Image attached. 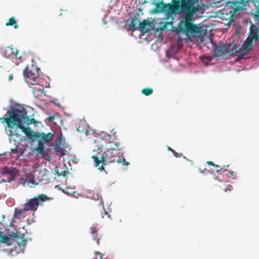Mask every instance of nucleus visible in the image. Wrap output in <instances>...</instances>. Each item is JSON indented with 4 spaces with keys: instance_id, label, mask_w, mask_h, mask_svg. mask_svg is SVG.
Masks as SVG:
<instances>
[{
    "instance_id": "obj_6",
    "label": "nucleus",
    "mask_w": 259,
    "mask_h": 259,
    "mask_svg": "<svg viewBox=\"0 0 259 259\" xmlns=\"http://www.w3.org/2000/svg\"><path fill=\"white\" fill-rule=\"evenodd\" d=\"M236 49V47L233 44L219 45L214 49L213 55L217 57H223L227 55H232L237 52Z\"/></svg>"
},
{
    "instance_id": "obj_36",
    "label": "nucleus",
    "mask_w": 259,
    "mask_h": 259,
    "mask_svg": "<svg viewBox=\"0 0 259 259\" xmlns=\"http://www.w3.org/2000/svg\"><path fill=\"white\" fill-rule=\"evenodd\" d=\"M167 149L169 150V151H170L171 152H173V151H174V149H171L170 147H167Z\"/></svg>"
},
{
    "instance_id": "obj_18",
    "label": "nucleus",
    "mask_w": 259,
    "mask_h": 259,
    "mask_svg": "<svg viewBox=\"0 0 259 259\" xmlns=\"http://www.w3.org/2000/svg\"><path fill=\"white\" fill-rule=\"evenodd\" d=\"M19 51L16 50L15 52H14L13 48L11 47H8L6 49L5 52V55L7 58H14V57H17Z\"/></svg>"
},
{
    "instance_id": "obj_12",
    "label": "nucleus",
    "mask_w": 259,
    "mask_h": 259,
    "mask_svg": "<svg viewBox=\"0 0 259 259\" xmlns=\"http://www.w3.org/2000/svg\"><path fill=\"white\" fill-rule=\"evenodd\" d=\"M20 181L22 184H27L31 187H34L37 184L34 180V176L30 173L25 174L24 178H21Z\"/></svg>"
},
{
    "instance_id": "obj_33",
    "label": "nucleus",
    "mask_w": 259,
    "mask_h": 259,
    "mask_svg": "<svg viewBox=\"0 0 259 259\" xmlns=\"http://www.w3.org/2000/svg\"><path fill=\"white\" fill-rule=\"evenodd\" d=\"M206 170V168L205 167H200L198 169V170L200 172H203L204 171Z\"/></svg>"
},
{
    "instance_id": "obj_37",
    "label": "nucleus",
    "mask_w": 259,
    "mask_h": 259,
    "mask_svg": "<svg viewBox=\"0 0 259 259\" xmlns=\"http://www.w3.org/2000/svg\"><path fill=\"white\" fill-rule=\"evenodd\" d=\"M108 137H109V139H111V136H110V135H108Z\"/></svg>"
},
{
    "instance_id": "obj_7",
    "label": "nucleus",
    "mask_w": 259,
    "mask_h": 259,
    "mask_svg": "<svg viewBox=\"0 0 259 259\" xmlns=\"http://www.w3.org/2000/svg\"><path fill=\"white\" fill-rule=\"evenodd\" d=\"M49 197L45 194H42L37 197H35L27 200L24 206L28 211H35L37 209L38 206L41 205L43 202L48 200Z\"/></svg>"
},
{
    "instance_id": "obj_27",
    "label": "nucleus",
    "mask_w": 259,
    "mask_h": 259,
    "mask_svg": "<svg viewBox=\"0 0 259 259\" xmlns=\"http://www.w3.org/2000/svg\"><path fill=\"white\" fill-rule=\"evenodd\" d=\"M224 187H226V188L224 189V191L226 192H227L228 191H231L233 189L232 186L229 184H225Z\"/></svg>"
},
{
    "instance_id": "obj_23",
    "label": "nucleus",
    "mask_w": 259,
    "mask_h": 259,
    "mask_svg": "<svg viewBox=\"0 0 259 259\" xmlns=\"http://www.w3.org/2000/svg\"><path fill=\"white\" fill-rule=\"evenodd\" d=\"M6 25L7 26H13L15 29L18 27V26L17 24L16 20L14 17L10 18L9 20V21L6 23Z\"/></svg>"
},
{
    "instance_id": "obj_21",
    "label": "nucleus",
    "mask_w": 259,
    "mask_h": 259,
    "mask_svg": "<svg viewBox=\"0 0 259 259\" xmlns=\"http://www.w3.org/2000/svg\"><path fill=\"white\" fill-rule=\"evenodd\" d=\"M91 233L93 235V237L94 240L97 241L98 245L100 244V238L98 237V231L96 227H92L90 228Z\"/></svg>"
},
{
    "instance_id": "obj_10",
    "label": "nucleus",
    "mask_w": 259,
    "mask_h": 259,
    "mask_svg": "<svg viewBox=\"0 0 259 259\" xmlns=\"http://www.w3.org/2000/svg\"><path fill=\"white\" fill-rule=\"evenodd\" d=\"M24 110L22 112V118L19 120L18 122H16L15 125L16 126V129L20 128L22 130V132L25 134L26 136L28 137L30 140L31 141H33L35 138H34V135L37 134V132H33L30 127H25L23 126V119L24 118Z\"/></svg>"
},
{
    "instance_id": "obj_8",
    "label": "nucleus",
    "mask_w": 259,
    "mask_h": 259,
    "mask_svg": "<svg viewBox=\"0 0 259 259\" xmlns=\"http://www.w3.org/2000/svg\"><path fill=\"white\" fill-rule=\"evenodd\" d=\"M250 36L248 37L242 44V51L241 53L238 55V59H245L244 56L247 54L252 48L253 40H256L258 39V35L253 32L252 28H250Z\"/></svg>"
},
{
    "instance_id": "obj_19",
    "label": "nucleus",
    "mask_w": 259,
    "mask_h": 259,
    "mask_svg": "<svg viewBox=\"0 0 259 259\" xmlns=\"http://www.w3.org/2000/svg\"><path fill=\"white\" fill-rule=\"evenodd\" d=\"M139 20H138L136 18H133L131 20L130 26H129V29L132 30V31H134L136 30H137L138 28H139V25L138 26V24L139 23L138 22Z\"/></svg>"
},
{
    "instance_id": "obj_35",
    "label": "nucleus",
    "mask_w": 259,
    "mask_h": 259,
    "mask_svg": "<svg viewBox=\"0 0 259 259\" xmlns=\"http://www.w3.org/2000/svg\"><path fill=\"white\" fill-rule=\"evenodd\" d=\"M13 74H11L9 75L8 80L9 81H11L13 80Z\"/></svg>"
},
{
    "instance_id": "obj_28",
    "label": "nucleus",
    "mask_w": 259,
    "mask_h": 259,
    "mask_svg": "<svg viewBox=\"0 0 259 259\" xmlns=\"http://www.w3.org/2000/svg\"><path fill=\"white\" fill-rule=\"evenodd\" d=\"M172 153L175 157H181L182 156L183 154L182 153H178V152H176L175 150L173 151Z\"/></svg>"
},
{
    "instance_id": "obj_2",
    "label": "nucleus",
    "mask_w": 259,
    "mask_h": 259,
    "mask_svg": "<svg viewBox=\"0 0 259 259\" xmlns=\"http://www.w3.org/2000/svg\"><path fill=\"white\" fill-rule=\"evenodd\" d=\"M122 149L120 145L118 143H115L114 145H111L103 154L99 159L98 156L93 155L92 156L95 165L98 167L100 171L104 170V165L110 164L111 163L117 162L120 163L122 162L119 154L120 151Z\"/></svg>"
},
{
    "instance_id": "obj_20",
    "label": "nucleus",
    "mask_w": 259,
    "mask_h": 259,
    "mask_svg": "<svg viewBox=\"0 0 259 259\" xmlns=\"http://www.w3.org/2000/svg\"><path fill=\"white\" fill-rule=\"evenodd\" d=\"M15 240L19 246L24 247L27 243V240L22 236L17 235L15 237Z\"/></svg>"
},
{
    "instance_id": "obj_9",
    "label": "nucleus",
    "mask_w": 259,
    "mask_h": 259,
    "mask_svg": "<svg viewBox=\"0 0 259 259\" xmlns=\"http://www.w3.org/2000/svg\"><path fill=\"white\" fill-rule=\"evenodd\" d=\"M249 0H234L233 2H229L227 6L229 9H232L230 10L229 13L231 16L235 15L240 10L246 9L245 7L248 4Z\"/></svg>"
},
{
    "instance_id": "obj_29",
    "label": "nucleus",
    "mask_w": 259,
    "mask_h": 259,
    "mask_svg": "<svg viewBox=\"0 0 259 259\" xmlns=\"http://www.w3.org/2000/svg\"><path fill=\"white\" fill-rule=\"evenodd\" d=\"M68 173V170H64L62 171L60 174V175L62 176L63 177H65L66 176L67 174Z\"/></svg>"
},
{
    "instance_id": "obj_38",
    "label": "nucleus",
    "mask_w": 259,
    "mask_h": 259,
    "mask_svg": "<svg viewBox=\"0 0 259 259\" xmlns=\"http://www.w3.org/2000/svg\"><path fill=\"white\" fill-rule=\"evenodd\" d=\"M256 16L258 17V18H259V15H256Z\"/></svg>"
},
{
    "instance_id": "obj_1",
    "label": "nucleus",
    "mask_w": 259,
    "mask_h": 259,
    "mask_svg": "<svg viewBox=\"0 0 259 259\" xmlns=\"http://www.w3.org/2000/svg\"><path fill=\"white\" fill-rule=\"evenodd\" d=\"M199 0H177L179 14L184 10L186 13L183 15L182 20L179 23L177 31L186 34L187 35L196 36L200 34L201 30L197 25L194 24L193 15L199 9V6L195 7V4Z\"/></svg>"
},
{
    "instance_id": "obj_15",
    "label": "nucleus",
    "mask_w": 259,
    "mask_h": 259,
    "mask_svg": "<svg viewBox=\"0 0 259 259\" xmlns=\"http://www.w3.org/2000/svg\"><path fill=\"white\" fill-rule=\"evenodd\" d=\"M28 211L26 208L24 206L23 209H19L15 208L14 209V213L13 217L14 220H20L21 218H24L26 217V212Z\"/></svg>"
},
{
    "instance_id": "obj_32",
    "label": "nucleus",
    "mask_w": 259,
    "mask_h": 259,
    "mask_svg": "<svg viewBox=\"0 0 259 259\" xmlns=\"http://www.w3.org/2000/svg\"><path fill=\"white\" fill-rule=\"evenodd\" d=\"M55 119V117L54 116H50L47 118V119L50 121H53Z\"/></svg>"
},
{
    "instance_id": "obj_30",
    "label": "nucleus",
    "mask_w": 259,
    "mask_h": 259,
    "mask_svg": "<svg viewBox=\"0 0 259 259\" xmlns=\"http://www.w3.org/2000/svg\"><path fill=\"white\" fill-rule=\"evenodd\" d=\"M59 189L61 190V191L64 193H66V194H69V193H75V191H71L70 192H69L68 191H65L64 190L62 189L61 188H59Z\"/></svg>"
},
{
    "instance_id": "obj_39",
    "label": "nucleus",
    "mask_w": 259,
    "mask_h": 259,
    "mask_svg": "<svg viewBox=\"0 0 259 259\" xmlns=\"http://www.w3.org/2000/svg\"><path fill=\"white\" fill-rule=\"evenodd\" d=\"M19 59H21V57H18Z\"/></svg>"
},
{
    "instance_id": "obj_17",
    "label": "nucleus",
    "mask_w": 259,
    "mask_h": 259,
    "mask_svg": "<svg viewBox=\"0 0 259 259\" xmlns=\"http://www.w3.org/2000/svg\"><path fill=\"white\" fill-rule=\"evenodd\" d=\"M138 22L139 24V28L144 32H148L152 26V23L146 20H144L142 22L139 21Z\"/></svg>"
},
{
    "instance_id": "obj_3",
    "label": "nucleus",
    "mask_w": 259,
    "mask_h": 259,
    "mask_svg": "<svg viewBox=\"0 0 259 259\" xmlns=\"http://www.w3.org/2000/svg\"><path fill=\"white\" fill-rule=\"evenodd\" d=\"M177 0H172L170 4H164L163 1L157 2L154 9L155 13H165V24L171 25L174 17L179 14Z\"/></svg>"
},
{
    "instance_id": "obj_4",
    "label": "nucleus",
    "mask_w": 259,
    "mask_h": 259,
    "mask_svg": "<svg viewBox=\"0 0 259 259\" xmlns=\"http://www.w3.org/2000/svg\"><path fill=\"white\" fill-rule=\"evenodd\" d=\"M11 110L8 111L7 113L9 115V117L8 118L0 117V120L7 123V126L9 128V136L10 137L16 136L17 138H18L20 137L19 134L18 133L14 132L13 129L16 122H18L21 118H22L23 110H20L13 107H11Z\"/></svg>"
},
{
    "instance_id": "obj_14",
    "label": "nucleus",
    "mask_w": 259,
    "mask_h": 259,
    "mask_svg": "<svg viewBox=\"0 0 259 259\" xmlns=\"http://www.w3.org/2000/svg\"><path fill=\"white\" fill-rule=\"evenodd\" d=\"M206 163L211 166H213L215 167L219 168V169H218L217 170V171L218 172H220V174H222L224 175L228 176L229 177H231L233 176L234 172L232 171H229L227 170L226 169H224V167H221L220 166H219L215 164L212 161H207Z\"/></svg>"
},
{
    "instance_id": "obj_13",
    "label": "nucleus",
    "mask_w": 259,
    "mask_h": 259,
    "mask_svg": "<svg viewBox=\"0 0 259 259\" xmlns=\"http://www.w3.org/2000/svg\"><path fill=\"white\" fill-rule=\"evenodd\" d=\"M23 75L25 77L29 78L30 80H32L33 82L37 81L41 78L39 77L38 73H35L32 72L28 69V67H26L23 71Z\"/></svg>"
},
{
    "instance_id": "obj_22",
    "label": "nucleus",
    "mask_w": 259,
    "mask_h": 259,
    "mask_svg": "<svg viewBox=\"0 0 259 259\" xmlns=\"http://www.w3.org/2000/svg\"><path fill=\"white\" fill-rule=\"evenodd\" d=\"M11 239L7 236L4 235L3 232L0 231V242L7 244H10Z\"/></svg>"
},
{
    "instance_id": "obj_34",
    "label": "nucleus",
    "mask_w": 259,
    "mask_h": 259,
    "mask_svg": "<svg viewBox=\"0 0 259 259\" xmlns=\"http://www.w3.org/2000/svg\"><path fill=\"white\" fill-rule=\"evenodd\" d=\"M11 151V152L13 153H17L18 152V150L16 148L12 149Z\"/></svg>"
},
{
    "instance_id": "obj_11",
    "label": "nucleus",
    "mask_w": 259,
    "mask_h": 259,
    "mask_svg": "<svg viewBox=\"0 0 259 259\" xmlns=\"http://www.w3.org/2000/svg\"><path fill=\"white\" fill-rule=\"evenodd\" d=\"M1 174L2 182H11L15 180V175L13 169L5 166L2 169Z\"/></svg>"
},
{
    "instance_id": "obj_25",
    "label": "nucleus",
    "mask_w": 259,
    "mask_h": 259,
    "mask_svg": "<svg viewBox=\"0 0 259 259\" xmlns=\"http://www.w3.org/2000/svg\"><path fill=\"white\" fill-rule=\"evenodd\" d=\"M93 259H107L106 255L102 254L100 252L96 251L95 252V256Z\"/></svg>"
},
{
    "instance_id": "obj_24",
    "label": "nucleus",
    "mask_w": 259,
    "mask_h": 259,
    "mask_svg": "<svg viewBox=\"0 0 259 259\" xmlns=\"http://www.w3.org/2000/svg\"><path fill=\"white\" fill-rule=\"evenodd\" d=\"M55 149L57 152H59L61 156L65 155V150L60 145L56 144L55 145Z\"/></svg>"
},
{
    "instance_id": "obj_26",
    "label": "nucleus",
    "mask_w": 259,
    "mask_h": 259,
    "mask_svg": "<svg viewBox=\"0 0 259 259\" xmlns=\"http://www.w3.org/2000/svg\"><path fill=\"white\" fill-rule=\"evenodd\" d=\"M153 91L151 88H145L142 90V93L145 96H148L152 94Z\"/></svg>"
},
{
    "instance_id": "obj_5",
    "label": "nucleus",
    "mask_w": 259,
    "mask_h": 259,
    "mask_svg": "<svg viewBox=\"0 0 259 259\" xmlns=\"http://www.w3.org/2000/svg\"><path fill=\"white\" fill-rule=\"evenodd\" d=\"M54 135V133L52 132L48 134L37 132V134L34 135L35 140L38 141V145L35 151L44 156L45 153L44 145L52 141Z\"/></svg>"
},
{
    "instance_id": "obj_31",
    "label": "nucleus",
    "mask_w": 259,
    "mask_h": 259,
    "mask_svg": "<svg viewBox=\"0 0 259 259\" xmlns=\"http://www.w3.org/2000/svg\"><path fill=\"white\" fill-rule=\"evenodd\" d=\"M121 161H123V162H124L123 164L124 165H126V166H128V165H130V163L128 162H126L125 159L123 157L122 158Z\"/></svg>"
},
{
    "instance_id": "obj_16",
    "label": "nucleus",
    "mask_w": 259,
    "mask_h": 259,
    "mask_svg": "<svg viewBox=\"0 0 259 259\" xmlns=\"http://www.w3.org/2000/svg\"><path fill=\"white\" fill-rule=\"evenodd\" d=\"M40 80H38L37 81L30 83V85H32L31 88L32 89V91L34 94L41 93L44 91V87L42 84L40 83Z\"/></svg>"
}]
</instances>
